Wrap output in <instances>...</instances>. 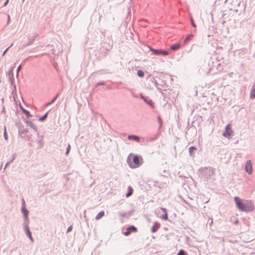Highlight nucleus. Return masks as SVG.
<instances>
[{"label":"nucleus","mask_w":255,"mask_h":255,"mask_svg":"<svg viewBox=\"0 0 255 255\" xmlns=\"http://www.w3.org/2000/svg\"><path fill=\"white\" fill-rule=\"evenodd\" d=\"M22 212H23L24 215L25 217H26L28 216V211L25 209V207H23L22 209Z\"/></svg>","instance_id":"16"},{"label":"nucleus","mask_w":255,"mask_h":255,"mask_svg":"<svg viewBox=\"0 0 255 255\" xmlns=\"http://www.w3.org/2000/svg\"><path fill=\"white\" fill-rule=\"evenodd\" d=\"M180 47V44L179 43H176L173 45H172L170 47V49L172 50H175L178 49Z\"/></svg>","instance_id":"12"},{"label":"nucleus","mask_w":255,"mask_h":255,"mask_svg":"<svg viewBox=\"0 0 255 255\" xmlns=\"http://www.w3.org/2000/svg\"><path fill=\"white\" fill-rule=\"evenodd\" d=\"M142 161V158L139 159V156L132 154H130L128 157V162L129 166L132 168L138 167L140 165V161Z\"/></svg>","instance_id":"2"},{"label":"nucleus","mask_w":255,"mask_h":255,"mask_svg":"<svg viewBox=\"0 0 255 255\" xmlns=\"http://www.w3.org/2000/svg\"><path fill=\"white\" fill-rule=\"evenodd\" d=\"M151 51L155 55L162 54L164 56L168 55L169 53L168 51L162 50H155L154 49H151Z\"/></svg>","instance_id":"4"},{"label":"nucleus","mask_w":255,"mask_h":255,"mask_svg":"<svg viewBox=\"0 0 255 255\" xmlns=\"http://www.w3.org/2000/svg\"><path fill=\"white\" fill-rule=\"evenodd\" d=\"M47 113L45 114L44 116L39 118V120L41 122L44 121L47 118Z\"/></svg>","instance_id":"20"},{"label":"nucleus","mask_w":255,"mask_h":255,"mask_svg":"<svg viewBox=\"0 0 255 255\" xmlns=\"http://www.w3.org/2000/svg\"><path fill=\"white\" fill-rule=\"evenodd\" d=\"M250 96L252 99H254L255 97V83L252 86Z\"/></svg>","instance_id":"9"},{"label":"nucleus","mask_w":255,"mask_h":255,"mask_svg":"<svg viewBox=\"0 0 255 255\" xmlns=\"http://www.w3.org/2000/svg\"><path fill=\"white\" fill-rule=\"evenodd\" d=\"M234 200L238 208L242 211L250 212L254 209V206L251 201L242 200L238 197H235Z\"/></svg>","instance_id":"1"},{"label":"nucleus","mask_w":255,"mask_h":255,"mask_svg":"<svg viewBox=\"0 0 255 255\" xmlns=\"http://www.w3.org/2000/svg\"><path fill=\"white\" fill-rule=\"evenodd\" d=\"M209 171H210V172L212 173V174H213V173H214L213 171L212 170H210H210H209Z\"/></svg>","instance_id":"31"},{"label":"nucleus","mask_w":255,"mask_h":255,"mask_svg":"<svg viewBox=\"0 0 255 255\" xmlns=\"http://www.w3.org/2000/svg\"><path fill=\"white\" fill-rule=\"evenodd\" d=\"M147 103L150 105H152V103L151 101H150L149 102H147Z\"/></svg>","instance_id":"29"},{"label":"nucleus","mask_w":255,"mask_h":255,"mask_svg":"<svg viewBox=\"0 0 255 255\" xmlns=\"http://www.w3.org/2000/svg\"><path fill=\"white\" fill-rule=\"evenodd\" d=\"M157 119H158V122L159 124V128H161V127L162 126V121L159 116L158 117Z\"/></svg>","instance_id":"21"},{"label":"nucleus","mask_w":255,"mask_h":255,"mask_svg":"<svg viewBox=\"0 0 255 255\" xmlns=\"http://www.w3.org/2000/svg\"><path fill=\"white\" fill-rule=\"evenodd\" d=\"M105 215V213L104 211H101L98 213V214L96 217V220H99L101 218H102Z\"/></svg>","instance_id":"14"},{"label":"nucleus","mask_w":255,"mask_h":255,"mask_svg":"<svg viewBox=\"0 0 255 255\" xmlns=\"http://www.w3.org/2000/svg\"><path fill=\"white\" fill-rule=\"evenodd\" d=\"M72 229V226H70L68 229H67V232H70Z\"/></svg>","instance_id":"27"},{"label":"nucleus","mask_w":255,"mask_h":255,"mask_svg":"<svg viewBox=\"0 0 255 255\" xmlns=\"http://www.w3.org/2000/svg\"><path fill=\"white\" fill-rule=\"evenodd\" d=\"M136 231V228L133 226H131L127 228V231L124 233V235L126 236H128L130 235L131 232H135Z\"/></svg>","instance_id":"5"},{"label":"nucleus","mask_w":255,"mask_h":255,"mask_svg":"<svg viewBox=\"0 0 255 255\" xmlns=\"http://www.w3.org/2000/svg\"><path fill=\"white\" fill-rule=\"evenodd\" d=\"M177 255H186L184 251L183 250H181L179 251V253Z\"/></svg>","instance_id":"22"},{"label":"nucleus","mask_w":255,"mask_h":255,"mask_svg":"<svg viewBox=\"0 0 255 255\" xmlns=\"http://www.w3.org/2000/svg\"><path fill=\"white\" fill-rule=\"evenodd\" d=\"M70 147H71L70 145L69 144L68 145L67 150V151L66 152V155H67L69 153Z\"/></svg>","instance_id":"24"},{"label":"nucleus","mask_w":255,"mask_h":255,"mask_svg":"<svg viewBox=\"0 0 255 255\" xmlns=\"http://www.w3.org/2000/svg\"><path fill=\"white\" fill-rule=\"evenodd\" d=\"M245 170L247 172L251 174L252 172V164L251 160H249L246 163Z\"/></svg>","instance_id":"6"},{"label":"nucleus","mask_w":255,"mask_h":255,"mask_svg":"<svg viewBox=\"0 0 255 255\" xmlns=\"http://www.w3.org/2000/svg\"><path fill=\"white\" fill-rule=\"evenodd\" d=\"M161 209L163 211V212L164 213V215L162 217V218L164 220H168V215L167 213V210L165 208H161Z\"/></svg>","instance_id":"10"},{"label":"nucleus","mask_w":255,"mask_h":255,"mask_svg":"<svg viewBox=\"0 0 255 255\" xmlns=\"http://www.w3.org/2000/svg\"><path fill=\"white\" fill-rule=\"evenodd\" d=\"M194 35L192 34H190L187 36L185 39L184 40V44H186L189 41L191 40L193 37Z\"/></svg>","instance_id":"8"},{"label":"nucleus","mask_w":255,"mask_h":255,"mask_svg":"<svg viewBox=\"0 0 255 255\" xmlns=\"http://www.w3.org/2000/svg\"><path fill=\"white\" fill-rule=\"evenodd\" d=\"M160 225L157 222L154 223L153 226L152 227L151 231L152 233H155L159 228Z\"/></svg>","instance_id":"7"},{"label":"nucleus","mask_w":255,"mask_h":255,"mask_svg":"<svg viewBox=\"0 0 255 255\" xmlns=\"http://www.w3.org/2000/svg\"><path fill=\"white\" fill-rule=\"evenodd\" d=\"M190 20H191V22L192 26L194 27H196V26L194 22L193 19L192 18H191Z\"/></svg>","instance_id":"25"},{"label":"nucleus","mask_w":255,"mask_h":255,"mask_svg":"<svg viewBox=\"0 0 255 255\" xmlns=\"http://www.w3.org/2000/svg\"><path fill=\"white\" fill-rule=\"evenodd\" d=\"M128 139L130 140H134L137 142H139V138L135 135H129L128 136Z\"/></svg>","instance_id":"11"},{"label":"nucleus","mask_w":255,"mask_h":255,"mask_svg":"<svg viewBox=\"0 0 255 255\" xmlns=\"http://www.w3.org/2000/svg\"><path fill=\"white\" fill-rule=\"evenodd\" d=\"M4 137L5 140L8 139V135L6 130V127H4Z\"/></svg>","instance_id":"18"},{"label":"nucleus","mask_w":255,"mask_h":255,"mask_svg":"<svg viewBox=\"0 0 255 255\" xmlns=\"http://www.w3.org/2000/svg\"><path fill=\"white\" fill-rule=\"evenodd\" d=\"M12 45H13V44H11V45H10L9 47H8V48H7V49H6L4 51V52H3V54H2V55H3V56H4V54H5V53L6 52V51H7V50L8 49V48H9V47H10L11 46H12Z\"/></svg>","instance_id":"26"},{"label":"nucleus","mask_w":255,"mask_h":255,"mask_svg":"<svg viewBox=\"0 0 255 255\" xmlns=\"http://www.w3.org/2000/svg\"><path fill=\"white\" fill-rule=\"evenodd\" d=\"M196 150V148L194 146H191L189 148V153L191 155H192L193 152Z\"/></svg>","instance_id":"17"},{"label":"nucleus","mask_w":255,"mask_h":255,"mask_svg":"<svg viewBox=\"0 0 255 255\" xmlns=\"http://www.w3.org/2000/svg\"><path fill=\"white\" fill-rule=\"evenodd\" d=\"M232 134L233 131L231 129V125L229 124L226 127L225 131L223 133V135L229 138Z\"/></svg>","instance_id":"3"},{"label":"nucleus","mask_w":255,"mask_h":255,"mask_svg":"<svg viewBox=\"0 0 255 255\" xmlns=\"http://www.w3.org/2000/svg\"><path fill=\"white\" fill-rule=\"evenodd\" d=\"M25 231H26V235L28 236V237L30 239V240L31 241H32L33 239L31 237V233H30L28 227H26V228H25Z\"/></svg>","instance_id":"15"},{"label":"nucleus","mask_w":255,"mask_h":255,"mask_svg":"<svg viewBox=\"0 0 255 255\" xmlns=\"http://www.w3.org/2000/svg\"><path fill=\"white\" fill-rule=\"evenodd\" d=\"M128 192L126 194L127 197H129L130 196H131L133 193V189L131 186H129L128 187Z\"/></svg>","instance_id":"13"},{"label":"nucleus","mask_w":255,"mask_h":255,"mask_svg":"<svg viewBox=\"0 0 255 255\" xmlns=\"http://www.w3.org/2000/svg\"><path fill=\"white\" fill-rule=\"evenodd\" d=\"M137 75L139 77H142L144 76V72L142 71L139 70L137 71Z\"/></svg>","instance_id":"19"},{"label":"nucleus","mask_w":255,"mask_h":255,"mask_svg":"<svg viewBox=\"0 0 255 255\" xmlns=\"http://www.w3.org/2000/svg\"><path fill=\"white\" fill-rule=\"evenodd\" d=\"M27 125L32 128H34V126L31 122H27Z\"/></svg>","instance_id":"23"},{"label":"nucleus","mask_w":255,"mask_h":255,"mask_svg":"<svg viewBox=\"0 0 255 255\" xmlns=\"http://www.w3.org/2000/svg\"><path fill=\"white\" fill-rule=\"evenodd\" d=\"M57 96H58V95H57V96L53 99V100H52L51 103L53 102L56 100V99L57 98Z\"/></svg>","instance_id":"30"},{"label":"nucleus","mask_w":255,"mask_h":255,"mask_svg":"<svg viewBox=\"0 0 255 255\" xmlns=\"http://www.w3.org/2000/svg\"><path fill=\"white\" fill-rule=\"evenodd\" d=\"M21 69V65H19L17 68V72Z\"/></svg>","instance_id":"28"}]
</instances>
